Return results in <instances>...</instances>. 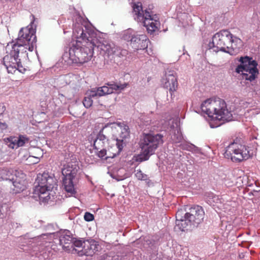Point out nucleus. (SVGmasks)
<instances>
[{"label": "nucleus", "mask_w": 260, "mask_h": 260, "mask_svg": "<svg viewBox=\"0 0 260 260\" xmlns=\"http://www.w3.org/2000/svg\"><path fill=\"white\" fill-rule=\"evenodd\" d=\"M249 147L236 143L230 144L225 149L224 156L234 162H240L248 159L251 155Z\"/></svg>", "instance_id": "nucleus-9"}, {"label": "nucleus", "mask_w": 260, "mask_h": 260, "mask_svg": "<svg viewBox=\"0 0 260 260\" xmlns=\"http://www.w3.org/2000/svg\"><path fill=\"white\" fill-rule=\"evenodd\" d=\"M205 212L200 206H194L183 214L182 210H178L176 215V226L181 231L190 230L202 223Z\"/></svg>", "instance_id": "nucleus-2"}, {"label": "nucleus", "mask_w": 260, "mask_h": 260, "mask_svg": "<svg viewBox=\"0 0 260 260\" xmlns=\"http://www.w3.org/2000/svg\"><path fill=\"white\" fill-rule=\"evenodd\" d=\"M163 84L164 88L169 89V93H167V96H169V93L172 99L173 94L176 91L178 86L176 73L169 71L166 75Z\"/></svg>", "instance_id": "nucleus-18"}, {"label": "nucleus", "mask_w": 260, "mask_h": 260, "mask_svg": "<svg viewBox=\"0 0 260 260\" xmlns=\"http://www.w3.org/2000/svg\"><path fill=\"white\" fill-rule=\"evenodd\" d=\"M241 72L242 73L243 78L246 80H249L250 81L254 80L255 78L256 74L258 73H253V72L248 70H243V72L240 71V73Z\"/></svg>", "instance_id": "nucleus-26"}, {"label": "nucleus", "mask_w": 260, "mask_h": 260, "mask_svg": "<svg viewBox=\"0 0 260 260\" xmlns=\"http://www.w3.org/2000/svg\"><path fill=\"white\" fill-rule=\"evenodd\" d=\"M196 148V147L194 145H193L192 144H190V145H188L187 149L188 150H190V149H192V148Z\"/></svg>", "instance_id": "nucleus-36"}, {"label": "nucleus", "mask_w": 260, "mask_h": 260, "mask_svg": "<svg viewBox=\"0 0 260 260\" xmlns=\"http://www.w3.org/2000/svg\"><path fill=\"white\" fill-rule=\"evenodd\" d=\"M218 200V197L213 193L210 194L208 197V202L211 204L212 203H217Z\"/></svg>", "instance_id": "nucleus-32"}, {"label": "nucleus", "mask_w": 260, "mask_h": 260, "mask_svg": "<svg viewBox=\"0 0 260 260\" xmlns=\"http://www.w3.org/2000/svg\"><path fill=\"white\" fill-rule=\"evenodd\" d=\"M7 128V125L5 123L0 122V128L2 129H5Z\"/></svg>", "instance_id": "nucleus-35"}, {"label": "nucleus", "mask_w": 260, "mask_h": 260, "mask_svg": "<svg viewBox=\"0 0 260 260\" xmlns=\"http://www.w3.org/2000/svg\"><path fill=\"white\" fill-rule=\"evenodd\" d=\"M32 243V241L31 240H29L28 242V243L27 244H28L29 245H31Z\"/></svg>", "instance_id": "nucleus-38"}, {"label": "nucleus", "mask_w": 260, "mask_h": 260, "mask_svg": "<svg viewBox=\"0 0 260 260\" xmlns=\"http://www.w3.org/2000/svg\"><path fill=\"white\" fill-rule=\"evenodd\" d=\"M124 39H129L130 45L136 50L146 49L149 42L145 35L127 34L125 35Z\"/></svg>", "instance_id": "nucleus-14"}, {"label": "nucleus", "mask_w": 260, "mask_h": 260, "mask_svg": "<svg viewBox=\"0 0 260 260\" xmlns=\"http://www.w3.org/2000/svg\"><path fill=\"white\" fill-rule=\"evenodd\" d=\"M22 246L25 247L24 245H22ZM22 249H23L24 250H27V249L24 248V247L22 248Z\"/></svg>", "instance_id": "nucleus-39"}, {"label": "nucleus", "mask_w": 260, "mask_h": 260, "mask_svg": "<svg viewBox=\"0 0 260 260\" xmlns=\"http://www.w3.org/2000/svg\"><path fill=\"white\" fill-rule=\"evenodd\" d=\"M239 61L241 63L236 69L237 73H240V71L243 72V70H248L253 72V73H258L256 68L257 63L255 60H252L251 58L248 56L241 57Z\"/></svg>", "instance_id": "nucleus-16"}, {"label": "nucleus", "mask_w": 260, "mask_h": 260, "mask_svg": "<svg viewBox=\"0 0 260 260\" xmlns=\"http://www.w3.org/2000/svg\"><path fill=\"white\" fill-rule=\"evenodd\" d=\"M35 186L34 193L38 195L40 201L47 202L51 199V196L56 189V179L50 176L48 173L39 174L35 182Z\"/></svg>", "instance_id": "nucleus-4"}, {"label": "nucleus", "mask_w": 260, "mask_h": 260, "mask_svg": "<svg viewBox=\"0 0 260 260\" xmlns=\"http://www.w3.org/2000/svg\"><path fill=\"white\" fill-rule=\"evenodd\" d=\"M54 234H55V233H54V232H50V233H47V235H53Z\"/></svg>", "instance_id": "nucleus-40"}, {"label": "nucleus", "mask_w": 260, "mask_h": 260, "mask_svg": "<svg viewBox=\"0 0 260 260\" xmlns=\"http://www.w3.org/2000/svg\"><path fill=\"white\" fill-rule=\"evenodd\" d=\"M57 235L59 237V244L62 246L63 249L68 252H71L74 237L70 231L65 230L60 232Z\"/></svg>", "instance_id": "nucleus-17"}, {"label": "nucleus", "mask_w": 260, "mask_h": 260, "mask_svg": "<svg viewBox=\"0 0 260 260\" xmlns=\"http://www.w3.org/2000/svg\"><path fill=\"white\" fill-rule=\"evenodd\" d=\"M133 9L134 19L141 22L149 32H153L157 29L159 22L156 20L157 16L155 15L152 16L146 9L144 11L141 3L135 4Z\"/></svg>", "instance_id": "nucleus-7"}, {"label": "nucleus", "mask_w": 260, "mask_h": 260, "mask_svg": "<svg viewBox=\"0 0 260 260\" xmlns=\"http://www.w3.org/2000/svg\"><path fill=\"white\" fill-rule=\"evenodd\" d=\"M111 124L108 123L105 125L98 134L96 139L94 141L93 147L97 150L103 148L105 143L108 141V137L104 134V131Z\"/></svg>", "instance_id": "nucleus-21"}, {"label": "nucleus", "mask_w": 260, "mask_h": 260, "mask_svg": "<svg viewBox=\"0 0 260 260\" xmlns=\"http://www.w3.org/2000/svg\"><path fill=\"white\" fill-rule=\"evenodd\" d=\"M201 108L209 117L228 121L232 119V114L227 109L225 102L219 98L205 101Z\"/></svg>", "instance_id": "nucleus-3"}, {"label": "nucleus", "mask_w": 260, "mask_h": 260, "mask_svg": "<svg viewBox=\"0 0 260 260\" xmlns=\"http://www.w3.org/2000/svg\"><path fill=\"white\" fill-rule=\"evenodd\" d=\"M6 110V107L3 103L0 104V116L5 112Z\"/></svg>", "instance_id": "nucleus-34"}, {"label": "nucleus", "mask_w": 260, "mask_h": 260, "mask_svg": "<svg viewBox=\"0 0 260 260\" xmlns=\"http://www.w3.org/2000/svg\"><path fill=\"white\" fill-rule=\"evenodd\" d=\"M79 170L78 162L76 161L69 162L62 169L63 176L62 184L65 190L71 196L76 193V186L78 182L77 174Z\"/></svg>", "instance_id": "nucleus-6"}, {"label": "nucleus", "mask_w": 260, "mask_h": 260, "mask_svg": "<svg viewBox=\"0 0 260 260\" xmlns=\"http://www.w3.org/2000/svg\"><path fill=\"white\" fill-rule=\"evenodd\" d=\"M36 31L32 28H22L18 34L17 41L14 45L23 46L26 50L25 56H27V50L32 51L36 47L37 37Z\"/></svg>", "instance_id": "nucleus-10"}, {"label": "nucleus", "mask_w": 260, "mask_h": 260, "mask_svg": "<svg viewBox=\"0 0 260 260\" xmlns=\"http://www.w3.org/2000/svg\"><path fill=\"white\" fill-rule=\"evenodd\" d=\"M11 47L9 55H6L3 58L4 65L9 73L14 74L16 70L22 73L25 69L22 67L21 60L25 57V48L14 44Z\"/></svg>", "instance_id": "nucleus-5"}, {"label": "nucleus", "mask_w": 260, "mask_h": 260, "mask_svg": "<svg viewBox=\"0 0 260 260\" xmlns=\"http://www.w3.org/2000/svg\"><path fill=\"white\" fill-rule=\"evenodd\" d=\"M83 244H84V241L83 242L81 240H77L76 238L74 237V241H73V248L72 249V251L73 250H77L75 249V247H82Z\"/></svg>", "instance_id": "nucleus-30"}, {"label": "nucleus", "mask_w": 260, "mask_h": 260, "mask_svg": "<svg viewBox=\"0 0 260 260\" xmlns=\"http://www.w3.org/2000/svg\"><path fill=\"white\" fill-rule=\"evenodd\" d=\"M16 142L17 148H18L29 144V140L28 137L25 136L20 135L18 137H16Z\"/></svg>", "instance_id": "nucleus-27"}, {"label": "nucleus", "mask_w": 260, "mask_h": 260, "mask_svg": "<svg viewBox=\"0 0 260 260\" xmlns=\"http://www.w3.org/2000/svg\"><path fill=\"white\" fill-rule=\"evenodd\" d=\"M98 88L99 96H104L106 94L112 93L114 91H121L127 86V83L121 84L115 82H110Z\"/></svg>", "instance_id": "nucleus-15"}, {"label": "nucleus", "mask_w": 260, "mask_h": 260, "mask_svg": "<svg viewBox=\"0 0 260 260\" xmlns=\"http://www.w3.org/2000/svg\"><path fill=\"white\" fill-rule=\"evenodd\" d=\"M163 136L161 134L153 135L144 134L140 142V146L142 150L141 155L142 160H147L150 155H152L159 145L164 141Z\"/></svg>", "instance_id": "nucleus-8"}, {"label": "nucleus", "mask_w": 260, "mask_h": 260, "mask_svg": "<svg viewBox=\"0 0 260 260\" xmlns=\"http://www.w3.org/2000/svg\"><path fill=\"white\" fill-rule=\"evenodd\" d=\"M99 244L93 239H87L84 241V246L80 251L81 255L84 254L87 256H92L99 250ZM79 252L80 251H79Z\"/></svg>", "instance_id": "nucleus-19"}, {"label": "nucleus", "mask_w": 260, "mask_h": 260, "mask_svg": "<svg viewBox=\"0 0 260 260\" xmlns=\"http://www.w3.org/2000/svg\"><path fill=\"white\" fill-rule=\"evenodd\" d=\"M7 145L12 149H17L16 137H9L5 139Z\"/></svg>", "instance_id": "nucleus-29"}, {"label": "nucleus", "mask_w": 260, "mask_h": 260, "mask_svg": "<svg viewBox=\"0 0 260 260\" xmlns=\"http://www.w3.org/2000/svg\"><path fill=\"white\" fill-rule=\"evenodd\" d=\"M14 176L10 171L7 169H2L0 170V179L2 180H9L11 182L14 180Z\"/></svg>", "instance_id": "nucleus-25"}, {"label": "nucleus", "mask_w": 260, "mask_h": 260, "mask_svg": "<svg viewBox=\"0 0 260 260\" xmlns=\"http://www.w3.org/2000/svg\"><path fill=\"white\" fill-rule=\"evenodd\" d=\"M107 155V151L105 149H104V147L100 149V151H99L98 153V156L101 158L107 159L108 157H111V156H106ZM116 154H114L112 157L115 156Z\"/></svg>", "instance_id": "nucleus-31"}, {"label": "nucleus", "mask_w": 260, "mask_h": 260, "mask_svg": "<svg viewBox=\"0 0 260 260\" xmlns=\"http://www.w3.org/2000/svg\"><path fill=\"white\" fill-rule=\"evenodd\" d=\"M78 21L75 24L73 30L74 35L78 39L83 41H77L70 48L69 52H65L63 55V58H66L69 60L68 63H84L90 60L93 54L94 47L98 48L101 41L96 38V34L93 29L92 27L86 22H82V18L78 17Z\"/></svg>", "instance_id": "nucleus-1"}, {"label": "nucleus", "mask_w": 260, "mask_h": 260, "mask_svg": "<svg viewBox=\"0 0 260 260\" xmlns=\"http://www.w3.org/2000/svg\"><path fill=\"white\" fill-rule=\"evenodd\" d=\"M230 35L231 33L228 30L217 32L213 36L212 42L209 43V48H214L213 51L216 52L221 51L227 53L226 46H229Z\"/></svg>", "instance_id": "nucleus-11"}, {"label": "nucleus", "mask_w": 260, "mask_h": 260, "mask_svg": "<svg viewBox=\"0 0 260 260\" xmlns=\"http://www.w3.org/2000/svg\"><path fill=\"white\" fill-rule=\"evenodd\" d=\"M52 227H53V225L52 224H49L47 226V228H48V229H50V228H52Z\"/></svg>", "instance_id": "nucleus-37"}, {"label": "nucleus", "mask_w": 260, "mask_h": 260, "mask_svg": "<svg viewBox=\"0 0 260 260\" xmlns=\"http://www.w3.org/2000/svg\"><path fill=\"white\" fill-rule=\"evenodd\" d=\"M135 176L139 180L149 181L148 175L143 173L140 169L135 170Z\"/></svg>", "instance_id": "nucleus-28"}, {"label": "nucleus", "mask_w": 260, "mask_h": 260, "mask_svg": "<svg viewBox=\"0 0 260 260\" xmlns=\"http://www.w3.org/2000/svg\"><path fill=\"white\" fill-rule=\"evenodd\" d=\"M12 185L11 186V192L13 194H17L23 191L26 188V182L24 180L20 179L17 177L14 178L12 180Z\"/></svg>", "instance_id": "nucleus-22"}, {"label": "nucleus", "mask_w": 260, "mask_h": 260, "mask_svg": "<svg viewBox=\"0 0 260 260\" xmlns=\"http://www.w3.org/2000/svg\"><path fill=\"white\" fill-rule=\"evenodd\" d=\"M229 44H231V46H226L227 53L231 55H235L237 54L243 45L242 40L233 36L232 34L229 36Z\"/></svg>", "instance_id": "nucleus-20"}, {"label": "nucleus", "mask_w": 260, "mask_h": 260, "mask_svg": "<svg viewBox=\"0 0 260 260\" xmlns=\"http://www.w3.org/2000/svg\"><path fill=\"white\" fill-rule=\"evenodd\" d=\"M98 88H95L88 91L86 93L87 96H85L83 101L84 106L86 108H89L92 104V98L99 96L97 94Z\"/></svg>", "instance_id": "nucleus-23"}, {"label": "nucleus", "mask_w": 260, "mask_h": 260, "mask_svg": "<svg viewBox=\"0 0 260 260\" xmlns=\"http://www.w3.org/2000/svg\"><path fill=\"white\" fill-rule=\"evenodd\" d=\"M84 218L86 221H91L94 219V216L92 214L86 212L84 214Z\"/></svg>", "instance_id": "nucleus-33"}, {"label": "nucleus", "mask_w": 260, "mask_h": 260, "mask_svg": "<svg viewBox=\"0 0 260 260\" xmlns=\"http://www.w3.org/2000/svg\"><path fill=\"white\" fill-rule=\"evenodd\" d=\"M98 48L107 53L108 56L112 55V58L125 57L127 54V51L115 46L113 43H109L107 41L101 42L98 45Z\"/></svg>", "instance_id": "nucleus-13"}, {"label": "nucleus", "mask_w": 260, "mask_h": 260, "mask_svg": "<svg viewBox=\"0 0 260 260\" xmlns=\"http://www.w3.org/2000/svg\"><path fill=\"white\" fill-rule=\"evenodd\" d=\"M170 135L172 140L176 143L180 142L183 139L180 129L177 127L173 126V128H171Z\"/></svg>", "instance_id": "nucleus-24"}, {"label": "nucleus", "mask_w": 260, "mask_h": 260, "mask_svg": "<svg viewBox=\"0 0 260 260\" xmlns=\"http://www.w3.org/2000/svg\"><path fill=\"white\" fill-rule=\"evenodd\" d=\"M112 124H116L118 129L117 131L119 132L118 136H114V140L116 141V146L118 149L117 154H118L123 149V147L126 146L127 140L130 136V131L129 127L122 122H116L111 123Z\"/></svg>", "instance_id": "nucleus-12"}]
</instances>
